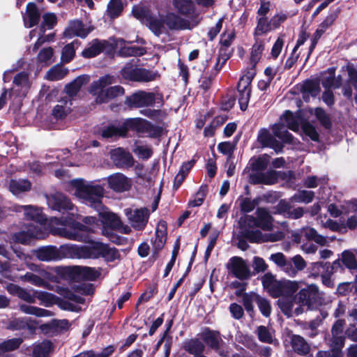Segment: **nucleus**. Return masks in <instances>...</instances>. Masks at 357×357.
Here are the masks:
<instances>
[{
  "instance_id": "obj_1",
  "label": "nucleus",
  "mask_w": 357,
  "mask_h": 357,
  "mask_svg": "<svg viewBox=\"0 0 357 357\" xmlns=\"http://www.w3.org/2000/svg\"><path fill=\"white\" fill-rule=\"evenodd\" d=\"M49 232L73 241H86L88 238L87 229L84 226L71 219L54 217L43 222L29 225L26 231L15 234V239L22 244H27L31 239L46 238Z\"/></svg>"
},
{
  "instance_id": "obj_2",
  "label": "nucleus",
  "mask_w": 357,
  "mask_h": 357,
  "mask_svg": "<svg viewBox=\"0 0 357 357\" xmlns=\"http://www.w3.org/2000/svg\"><path fill=\"white\" fill-rule=\"evenodd\" d=\"M135 131L139 136L158 137L163 131V127L155 126L142 118L126 119L119 126H109L102 129L101 136L103 138H113L126 136L128 130Z\"/></svg>"
},
{
  "instance_id": "obj_3",
  "label": "nucleus",
  "mask_w": 357,
  "mask_h": 357,
  "mask_svg": "<svg viewBox=\"0 0 357 357\" xmlns=\"http://www.w3.org/2000/svg\"><path fill=\"white\" fill-rule=\"evenodd\" d=\"M66 190L73 191L74 195L86 205L98 211L102 209V199L105 193L102 185L79 178L70 181L66 186Z\"/></svg>"
},
{
  "instance_id": "obj_4",
  "label": "nucleus",
  "mask_w": 357,
  "mask_h": 357,
  "mask_svg": "<svg viewBox=\"0 0 357 357\" xmlns=\"http://www.w3.org/2000/svg\"><path fill=\"white\" fill-rule=\"evenodd\" d=\"M113 83H114V77L107 75L91 84L90 93L95 96L97 103L107 102L112 99L123 95L124 89L121 86H114L105 89Z\"/></svg>"
},
{
  "instance_id": "obj_5",
  "label": "nucleus",
  "mask_w": 357,
  "mask_h": 357,
  "mask_svg": "<svg viewBox=\"0 0 357 357\" xmlns=\"http://www.w3.org/2000/svg\"><path fill=\"white\" fill-rule=\"evenodd\" d=\"M135 17L144 24L157 36L165 31V17L153 14L148 8L138 5L132 10Z\"/></svg>"
},
{
  "instance_id": "obj_6",
  "label": "nucleus",
  "mask_w": 357,
  "mask_h": 357,
  "mask_svg": "<svg viewBox=\"0 0 357 357\" xmlns=\"http://www.w3.org/2000/svg\"><path fill=\"white\" fill-rule=\"evenodd\" d=\"M280 123H275L272 126L273 135L285 143H291L292 135L287 128L296 131L299 128V119L292 112L286 111L280 118Z\"/></svg>"
},
{
  "instance_id": "obj_7",
  "label": "nucleus",
  "mask_w": 357,
  "mask_h": 357,
  "mask_svg": "<svg viewBox=\"0 0 357 357\" xmlns=\"http://www.w3.org/2000/svg\"><path fill=\"white\" fill-rule=\"evenodd\" d=\"M91 242L87 245L63 244L58 247L59 261L63 259H90Z\"/></svg>"
},
{
  "instance_id": "obj_8",
  "label": "nucleus",
  "mask_w": 357,
  "mask_h": 357,
  "mask_svg": "<svg viewBox=\"0 0 357 357\" xmlns=\"http://www.w3.org/2000/svg\"><path fill=\"white\" fill-rule=\"evenodd\" d=\"M119 251L115 248L99 241H91L90 248V259H96L100 257L106 261L112 262L120 259Z\"/></svg>"
},
{
  "instance_id": "obj_9",
  "label": "nucleus",
  "mask_w": 357,
  "mask_h": 357,
  "mask_svg": "<svg viewBox=\"0 0 357 357\" xmlns=\"http://www.w3.org/2000/svg\"><path fill=\"white\" fill-rule=\"evenodd\" d=\"M256 215V218L252 215H248L245 218V222L250 227H259L266 231H269L272 229L273 218L266 208H258Z\"/></svg>"
},
{
  "instance_id": "obj_10",
  "label": "nucleus",
  "mask_w": 357,
  "mask_h": 357,
  "mask_svg": "<svg viewBox=\"0 0 357 357\" xmlns=\"http://www.w3.org/2000/svg\"><path fill=\"white\" fill-rule=\"evenodd\" d=\"M319 298V289L317 285L313 284L301 289L295 295V299L303 308L304 306H307L308 308L313 307L318 303Z\"/></svg>"
},
{
  "instance_id": "obj_11",
  "label": "nucleus",
  "mask_w": 357,
  "mask_h": 357,
  "mask_svg": "<svg viewBox=\"0 0 357 357\" xmlns=\"http://www.w3.org/2000/svg\"><path fill=\"white\" fill-rule=\"evenodd\" d=\"M124 214L132 227L139 231L144 229L149 218V211L146 208L138 209L128 208L124 209Z\"/></svg>"
},
{
  "instance_id": "obj_12",
  "label": "nucleus",
  "mask_w": 357,
  "mask_h": 357,
  "mask_svg": "<svg viewBox=\"0 0 357 357\" xmlns=\"http://www.w3.org/2000/svg\"><path fill=\"white\" fill-rule=\"evenodd\" d=\"M227 268L230 273L241 280H248L251 276L248 264L241 257H231L227 264Z\"/></svg>"
},
{
  "instance_id": "obj_13",
  "label": "nucleus",
  "mask_w": 357,
  "mask_h": 357,
  "mask_svg": "<svg viewBox=\"0 0 357 357\" xmlns=\"http://www.w3.org/2000/svg\"><path fill=\"white\" fill-rule=\"evenodd\" d=\"M155 99L154 93L139 91L126 97L125 103L131 107H149L154 105Z\"/></svg>"
},
{
  "instance_id": "obj_14",
  "label": "nucleus",
  "mask_w": 357,
  "mask_h": 357,
  "mask_svg": "<svg viewBox=\"0 0 357 357\" xmlns=\"http://www.w3.org/2000/svg\"><path fill=\"white\" fill-rule=\"evenodd\" d=\"M110 158L114 165L121 169H128L135 164L130 153L122 148H116L110 151Z\"/></svg>"
},
{
  "instance_id": "obj_15",
  "label": "nucleus",
  "mask_w": 357,
  "mask_h": 357,
  "mask_svg": "<svg viewBox=\"0 0 357 357\" xmlns=\"http://www.w3.org/2000/svg\"><path fill=\"white\" fill-rule=\"evenodd\" d=\"M93 28L91 26L83 24L78 20H72L66 28L63 35L66 38H72L73 37L86 38Z\"/></svg>"
},
{
  "instance_id": "obj_16",
  "label": "nucleus",
  "mask_w": 357,
  "mask_h": 357,
  "mask_svg": "<svg viewBox=\"0 0 357 357\" xmlns=\"http://www.w3.org/2000/svg\"><path fill=\"white\" fill-rule=\"evenodd\" d=\"M47 202L52 210L72 211L74 208V205L70 200L61 192H56L47 197Z\"/></svg>"
},
{
  "instance_id": "obj_17",
  "label": "nucleus",
  "mask_w": 357,
  "mask_h": 357,
  "mask_svg": "<svg viewBox=\"0 0 357 357\" xmlns=\"http://www.w3.org/2000/svg\"><path fill=\"white\" fill-rule=\"evenodd\" d=\"M108 187L116 192H123L130 190L132 185L130 178L122 173H114L107 177Z\"/></svg>"
},
{
  "instance_id": "obj_18",
  "label": "nucleus",
  "mask_w": 357,
  "mask_h": 357,
  "mask_svg": "<svg viewBox=\"0 0 357 357\" xmlns=\"http://www.w3.org/2000/svg\"><path fill=\"white\" fill-rule=\"evenodd\" d=\"M278 305L281 311L287 317L298 316L303 312V308L294 298H280L278 301Z\"/></svg>"
},
{
  "instance_id": "obj_19",
  "label": "nucleus",
  "mask_w": 357,
  "mask_h": 357,
  "mask_svg": "<svg viewBox=\"0 0 357 357\" xmlns=\"http://www.w3.org/2000/svg\"><path fill=\"white\" fill-rule=\"evenodd\" d=\"M279 176V172L269 170L266 172H251L249 174V182L252 184L272 185L275 183Z\"/></svg>"
},
{
  "instance_id": "obj_20",
  "label": "nucleus",
  "mask_w": 357,
  "mask_h": 357,
  "mask_svg": "<svg viewBox=\"0 0 357 357\" xmlns=\"http://www.w3.org/2000/svg\"><path fill=\"white\" fill-rule=\"evenodd\" d=\"M300 282L298 281H292L289 280H279V284L274 298H294L295 293L298 290Z\"/></svg>"
},
{
  "instance_id": "obj_21",
  "label": "nucleus",
  "mask_w": 357,
  "mask_h": 357,
  "mask_svg": "<svg viewBox=\"0 0 357 357\" xmlns=\"http://www.w3.org/2000/svg\"><path fill=\"white\" fill-rule=\"evenodd\" d=\"M35 257L41 261L50 262L59 261L58 247L55 245L40 246L34 250Z\"/></svg>"
},
{
  "instance_id": "obj_22",
  "label": "nucleus",
  "mask_w": 357,
  "mask_h": 357,
  "mask_svg": "<svg viewBox=\"0 0 357 357\" xmlns=\"http://www.w3.org/2000/svg\"><path fill=\"white\" fill-rule=\"evenodd\" d=\"M15 210L16 212L23 211L24 217L27 220H32L34 222H43L45 220H48L43 213L42 210L35 206H17L15 207Z\"/></svg>"
},
{
  "instance_id": "obj_23",
  "label": "nucleus",
  "mask_w": 357,
  "mask_h": 357,
  "mask_svg": "<svg viewBox=\"0 0 357 357\" xmlns=\"http://www.w3.org/2000/svg\"><path fill=\"white\" fill-rule=\"evenodd\" d=\"M250 79L249 77H243L241 78L238 84V91L239 93L238 102L241 110L245 111L248 107V104L250 100Z\"/></svg>"
},
{
  "instance_id": "obj_24",
  "label": "nucleus",
  "mask_w": 357,
  "mask_h": 357,
  "mask_svg": "<svg viewBox=\"0 0 357 357\" xmlns=\"http://www.w3.org/2000/svg\"><path fill=\"white\" fill-rule=\"evenodd\" d=\"M165 25L171 30L191 29L190 23L174 13H168L165 16Z\"/></svg>"
},
{
  "instance_id": "obj_25",
  "label": "nucleus",
  "mask_w": 357,
  "mask_h": 357,
  "mask_svg": "<svg viewBox=\"0 0 357 357\" xmlns=\"http://www.w3.org/2000/svg\"><path fill=\"white\" fill-rule=\"evenodd\" d=\"M258 142L264 147H269L274 149L277 153L282 151L283 145L266 128H262L259 131Z\"/></svg>"
},
{
  "instance_id": "obj_26",
  "label": "nucleus",
  "mask_w": 357,
  "mask_h": 357,
  "mask_svg": "<svg viewBox=\"0 0 357 357\" xmlns=\"http://www.w3.org/2000/svg\"><path fill=\"white\" fill-rule=\"evenodd\" d=\"M245 236L251 241V242H263V241H270V242H275L282 240L284 237V234L282 231H277L275 233L269 234L265 236L264 238L262 236V234L259 230L255 231H247L245 233Z\"/></svg>"
},
{
  "instance_id": "obj_27",
  "label": "nucleus",
  "mask_w": 357,
  "mask_h": 357,
  "mask_svg": "<svg viewBox=\"0 0 357 357\" xmlns=\"http://www.w3.org/2000/svg\"><path fill=\"white\" fill-rule=\"evenodd\" d=\"M40 13L34 3H29L26 6V14L24 15V26L31 28L37 24L40 20Z\"/></svg>"
},
{
  "instance_id": "obj_28",
  "label": "nucleus",
  "mask_w": 357,
  "mask_h": 357,
  "mask_svg": "<svg viewBox=\"0 0 357 357\" xmlns=\"http://www.w3.org/2000/svg\"><path fill=\"white\" fill-rule=\"evenodd\" d=\"M13 84L21 96L26 95L31 84L29 79V75L25 72L17 73L14 77Z\"/></svg>"
},
{
  "instance_id": "obj_29",
  "label": "nucleus",
  "mask_w": 357,
  "mask_h": 357,
  "mask_svg": "<svg viewBox=\"0 0 357 357\" xmlns=\"http://www.w3.org/2000/svg\"><path fill=\"white\" fill-rule=\"evenodd\" d=\"M117 45H121L119 54L123 56H139L146 53L144 47L130 45L123 39L119 40Z\"/></svg>"
},
{
  "instance_id": "obj_30",
  "label": "nucleus",
  "mask_w": 357,
  "mask_h": 357,
  "mask_svg": "<svg viewBox=\"0 0 357 357\" xmlns=\"http://www.w3.org/2000/svg\"><path fill=\"white\" fill-rule=\"evenodd\" d=\"M72 105L69 97L65 96L59 100L58 104L52 110V115L56 119H63L70 112Z\"/></svg>"
},
{
  "instance_id": "obj_31",
  "label": "nucleus",
  "mask_w": 357,
  "mask_h": 357,
  "mask_svg": "<svg viewBox=\"0 0 357 357\" xmlns=\"http://www.w3.org/2000/svg\"><path fill=\"white\" fill-rule=\"evenodd\" d=\"M19 310L22 313L34 315L37 317H48L53 315V313L50 310L25 303L20 304Z\"/></svg>"
},
{
  "instance_id": "obj_32",
  "label": "nucleus",
  "mask_w": 357,
  "mask_h": 357,
  "mask_svg": "<svg viewBox=\"0 0 357 357\" xmlns=\"http://www.w3.org/2000/svg\"><path fill=\"white\" fill-rule=\"evenodd\" d=\"M301 233L303 234L307 240L314 241L316 243L324 246L328 243L327 237L319 234L317 231L310 227H303L301 229Z\"/></svg>"
},
{
  "instance_id": "obj_33",
  "label": "nucleus",
  "mask_w": 357,
  "mask_h": 357,
  "mask_svg": "<svg viewBox=\"0 0 357 357\" xmlns=\"http://www.w3.org/2000/svg\"><path fill=\"white\" fill-rule=\"evenodd\" d=\"M47 278L48 275H46V276L44 277L40 274L36 275L32 272H27L20 277L21 280L24 282H29L38 287L44 288H47L49 285L48 282L45 280V279Z\"/></svg>"
},
{
  "instance_id": "obj_34",
  "label": "nucleus",
  "mask_w": 357,
  "mask_h": 357,
  "mask_svg": "<svg viewBox=\"0 0 357 357\" xmlns=\"http://www.w3.org/2000/svg\"><path fill=\"white\" fill-rule=\"evenodd\" d=\"M105 41L98 39L92 40L89 43L87 47L82 51V56L85 58H91L99 54L105 47Z\"/></svg>"
},
{
  "instance_id": "obj_35",
  "label": "nucleus",
  "mask_w": 357,
  "mask_h": 357,
  "mask_svg": "<svg viewBox=\"0 0 357 357\" xmlns=\"http://www.w3.org/2000/svg\"><path fill=\"white\" fill-rule=\"evenodd\" d=\"M291 347L295 352L300 355H306L310 351V346L305 339L298 335L291 337Z\"/></svg>"
},
{
  "instance_id": "obj_36",
  "label": "nucleus",
  "mask_w": 357,
  "mask_h": 357,
  "mask_svg": "<svg viewBox=\"0 0 357 357\" xmlns=\"http://www.w3.org/2000/svg\"><path fill=\"white\" fill-rule=\"evenodd\" d=\"M31 183L26 179L11 180L9 184L10 191L15 196L30 190Z\"/></svg>"
},
{
  "instance_id": "obj_37",
  "label": "nucleus",
  "mask_w": 357,
  "mask_h": 357,
  "mask_svg": "<svg viewBox=\"0 0 357 357\" xmlns=\"http://www.w3.org/2000/svg\"><path fill=\"white\" fill-rule=\"evenodd\" d=\"M89 82V77L82 75L77 77L72 82L66 86L65 91L69 97L75 96L81 87Z\"/></svg>"
},
{
  "instance_id": "obj_38",
  "label": "nucleus",
  "mask_w": 357,
  "mask_h": 357,
  "mask_svg": "<svg viewBox=\"0 0 357 357\" xmlns=\"http://www.w3.org/2000/svg\"><path fill=\"white\" fill-rule=\"evenodd\" d=\"M174 8L181 15H189L195 10V5L192 0H173Z\"/></svg>"
},
{
  "instance_id": "obj_39",
  "label": "nucleus",
  "mask_w": 357,
  "mask_h": 357,
  "mask_svg": "<svg viewBox=\"0 0 357 357\" xmlns=\"http://www.w3.org/2000/svg\"><path fill=\"white\" fill-rule=\"evenodd\" d=\"M320 91L319 84L314 81L307 80L302 86L303 97L308 101L310 96L316 97Z\"/></svg>"
},
{
  "instance_id": "obj_40",
  "label": "nucleus",
  "mask_w": 357,
  "mask_h": 357,
  "mask_svg": "<svg viewBox=\"0 0 357 357\" xmlns=\"http://www.w3.org/2000/svg\"><path fill=\"white\" fill-rule=\"evenodd\" d=\"M357 250H347L342 252L341 261L342 264L349 270L357 269L356 256Z\"/></svg>"
},
{
  "instance_id": "obj_41",
  "label": "nucleus",
  "mask_w": 357,
  "mask_h": 357,
  "mask_svg": "<svg viewBox=\"0 0 357 357\" xmlns=\"http://www.w3.org/2000/svg\"><path fill=\"white\" fill-rule=\"evenodd\" d=\"M76 273L83 280L93 281L100 275L98 270L88 266H77L75 268Z\"/></svg>"
},
{
  "instance_id": "obj_42",
  "label": "nucleus",
  "mask_w": 357,
  "mask_h": 357,
  "mask_svg": "<svg viewBox=\"0 0 357 357\" xmlns=\"http://www.w3.org/2000/svg\"><path fill=\"white\" fill-rule=\"evenodd\" d=\"M261 282L264 288L273 297L274 294L278 292L276 289L279 284V280H276L273 274L268 273L261 278Z\"/></svg>"
},
{
  "instance_id": "obj_43",
  "label": "nucleus",
  "mask_w": 357,
  "mask_h": 357,
  "mask_svg": "<svg viewBox=\"0 0 357 357\" xmlns=\"http://www.w3.org/2000/svg\"><path fill=\"white\" fill-rule=\"evenodd\" d=\"M52 350V344L45 340L33 345V354L34 357H48Z\"/></svg>"
},
{
  "instance_id": "obj_44",
  "label": "nucleus",
  "mask_w": 357,
  "mask_h": 357,
  "mask_svg": "<svg viewBox=\"0 0 357 357\" xmlns=\"http://www.w3.org/2000/svg\"><path fill=\"white\" fill-rule=\"evenodd\" d=\"M68 72V70L63 66L55 65L47 72L45 77L50 81H57L63 79Z\"/></svg>"
},
{
  "instance_id": "obj_45",
  "label": "nucleus",
  "mask_w": 357,
  "mask_h": 357,
  "mask_svg": "<svg viewBox=\"0 0 357 357\" xmlns=\"http://www.w3.org/2000/svg\"><path fill=\"white\" fill-rule=\"evenodd\" d=\"M123 6L121 0H110L107 4L106 15L110 19L118 17L122 13Z\"/></svg>"
},
{
  "instance_id": "obj_46",
  "label": "nucleus",
  "mask_w": 357,
  "mask_h": 357,
  "mask_svg": "<svg viewBox=\"0 0 357 357\" xmlns=\"http://www.w3.org/2000/svg\"><path fill=\"white\" fill-rule=\"evenodd\" d=\"M314 197V192L311 190H299L291 198V202L309 204L312 202Z\"/></svg>"
},
{
  "instance_id": "obj_47",
  "label": "nucleus",
  "mask_w": 357,
  "mask_h": 357,
  "mask_svg": "<svg viewBox=\"0 0 357 357\" xmlns=\"http://www.w3.org/2000/svg\"><path fill=\"white\" fill-rule=\"evenodd\" d=\"M203 340L211 348L219 350L220 342L222 341L221 337L218 332L208 331L203 334Z\"/></svg>"
},
{
  "instance_id": "obj_48",
  "label": "nucleus",
  "mask_w": 357,
  "mask_h": 357,
  "mask_svg": "<svg viewBox=\"0 0 357 357\" xmlns=\"http://www.w3.org/2000/svg\"><path fill=\"white\" fill-rule=\"evenodd\" d=\"M264 50V43L261 40H257L253 45L250 53V63L255 67L261 59Z\"/></svg>"
},
{
  "instance_id": "obj_49",
  "label": "nucleus",
  "mask_w": 357,
  "mask_h": 357,
  "mask_svg": "<svg viewBox=\"0 0 357 357\" xmlns=\"http://www.w3.org/2000/svg\"><path fill=\"white\" fill-rule=\"evenodd\" d=\"M238 200L241 211L243 213H249L252 211L255 208L259 205L261 199L259 197H257L252 199L248 197H242Z\"/></svg>"
},
{
  "instance_id": "obj_50",
  "label": "nucleus",
  "mask_w": 357,
  "mask_h": 357,
  "mask_svg": "<svg viewBox=\"0 0 357 357\" xmlns=\"http://www.w3.org/2000/svg\"><path fill=\"white\" fill-rule=\"evenodd\" d=\"M36 298L40 301V304L45 307H50L55 302V296L51 293L35 290Z\"/></svg>"
},
{
  "instance_id": "obj_51",
  "label": "nucleus",
  "mask_w": 357,
  "mask_h": 357,
  "mask_svg": "<svg viewBox=\"0 0 357 357\" xmlns=\"http://www.w3.org/2000/svg\"><path fill=\"white\" fill-rule=\"evenodd\" d=\"M259 340L264 343H272L273 342V332L264 326L257 327L256 331Z\"/></svg>"
},
{
  "instance_id": "obj_52",
  "label": "nucleus",
  "mask_w": 357,
  "mask_h": 357,
  "mask_svg": "<svg viewBox=\"0 0 357 357\" xmlns=\"http://www.w3.org/2000/svg\"><path fill=\"white\" fill-rule=\"evenodd\" d=\"M31 319L29 317H20L15 318L10 321L8 328L11 330H21L26 328H31L29 326V322Z\"/></svg>"
},
{
  "instance_id": "obj_53",
  "label": "nucleus",
  "mask_w": 357,
  "mask_h": 357,
  "mask_svg": "<svg viewBox=\"0 0 357 357\" xmlns=\"http://www.w3.org/2000/svg\"><path fill=\"white\" fill-rule=\"evenodd\" d=\"M57 18L55 14L47 13L43 15V22L40 26V31L45 33L46 29H52L56 24Z\"/></svg>"
},
{
  "instance_id": "obj_54",
  "label": "nucleus",
  "mask_w": 357,
  "mask_h": 357,
  "mask_svg": "<svg viewBox=\"0 0 357 357\" xmlns=\"http://www.w3.org/2000/svg\"><path fill=\"white\" fill-rule=\"evenodd\" d=\"M79 44L77 40H74L63 48L61 52V60L63 62L68 63L73 59L75 54V45H78Z\"/></svg>"
},
{
  "instance_id": "obj_55",
  "label": "nucleus",
  "mask_w": 357,
  "mask_h": 357,
  "mask_svg": "<svg viewBox=\"0 0 357 357\" xmlns=\"http://www.w3.org/2000/svg\"><path fill=\"white\" fill-rule=\"evenodd\" d=\"M135 82H151L156 78L157 73L144 68H137V74H135Z\"/></svg>"
},
{
  "instance_id": "obj_56",
  "label": "nucleus",
  "mask_w": 357,
  "mask_h": 357,
  "mask_svg": "<svg viewBox=\"0 0 357 357\" xmlns=\"http://www.w3.org/2000/svg\"><path fill=\"white\" fill-rule=\"evenodd\" d=\"M22 342L21 338H13L0 343V353H4L16 349Z\"/></svg>"
},
{
  "instance_id": "obj_57",
  "label": "nucleus",
  "mask_w": 357,
  "mask_h": 357,
  "mask_svg": "<svg viewBox=\"0 0 357 357\" xmlns=\"http://www.w3.org/2000/svg\"><path fill=\"white\" fill-rule=\"evenodd\" d=\"M185 349L189 353L195 355L201 354L204 349V344L199 340H191L185 346Z\"/></svg>"
},
{
  "instance_id": "obj_58",
  "label": "nucleus",
  "mask_w": 357,
  "mask_h": 357,
  "mask_svg": "<svg viewBox=\"0 0 357 357\" xmlns=\"http://www.w3.org/2000/svg\"><path fill=\"white\" fill-rule=\"evenodd\" d=\"M105 222L113 229L116 230L121 225V220L119 216L112 212L103 213Z\"/></svg>"
},
{
  "instance_id": "obj_59",
  "label": "nucleus",
  "mask_w": 357,
  "mask_h": 357,
  "mask_svg": "<svg viewBox=\"0 0 357 357\" xmlns=\"http://www.w3.org/2000/svg\"><path fill=\"white\" fill-rule=\"evenodd\" d=\"M133 152L139 158L142 160H147L150 158L153 154L151 147L147 145H137L133 149Z\"/></svg>"
},
{
  "instance_id": "obj_60",
  "label": "nucleus",
  "mask_w": 357,
  "mask_h": 357,
  "mask_svg": "<svg viewBox=\"0 0 357 357\" xmlns=\"http://www.w3.org/2000/svg\"><path fill=\"white\" fill-rule=\"evenodd\" d=\"M273 29L271 20L268 21L266 17H260L258 20L257 26L256 27L255 33L261 35Z\"/></svg>"
},
{
  "instance_id": "obj_61",
  "label": "nucleus",
  "mask_w": 357,
  "mask_h": 357,
  "mask_svg": "<svg viewBox=\"0 0 357 357\" xmlns=\"http://www.w3.org/2000/svg\"><path fill=\"white\" fill-rule=\"evenodd\" d=\"M259 295L254 292L246 293L243 296V303L248 312L253 310V302L257 303Z\"/></svg>"
},
{
  "instance_id": "obj_62",
  "label": "nucleus",
  "mask_w": 357,
  "mask_h": 357,
  "mask_svg": "<svg viewBox=\"0 0 357 357\" xmlns=\"http://www.w3.org/2000/svg\"><path fill=\"white\" fill-rule=\"evenodd\" d=\"M53 49L52 47H46L42 49L38 54V61L45 65L50 64L52 61Z\"/></svg>"
},
{
  "instance_id": "obj_63",
  "label": "nucleus",
  "mask_w": 357,
  "mask_h": 357,
  "mask_svg": "<svg viewBox=\"0 0 357 357\" xmlns=\"http://www.w3.org/2000/svg\"><path fill=\"white\" fill-rule=\"evenodd\" d=\"M343 215H349L350 213H357V200L351 199L344 201L341 204Z\"/></svg>"
},
{
  "instance_id": "obj_64",
  "label": "nucleus",
  "mask_w": 357,
  "mask_h": 357,
  "mask_svg": "<svg viewBox=\"0 0 357 357\" xmlns=\"http://www.w3.org/2000/svg\"><path fill=\"white\" fill-rule=\"evenodd\" d=\"M348 79L347 83L351 84L356 91L355 102L357 104V71L351 66H347Z\"/></svg>"
}]
</instances>
